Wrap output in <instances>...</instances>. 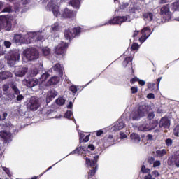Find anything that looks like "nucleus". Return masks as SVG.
I'll return each instance as SVG.
<instances>
[{"label":"nucleus","instance_id":"nucleus-1","mask_svg":"<svg viewBox=\"0 0 179 179\" xmlns=\"http://www.w3.org/2000/svg\"><path fill=\"white\" fill-rule=\"evenodd\" d=\"M34 41H44V36L40 32H29L26 35V44H31Z\"/></svg>","mask_w":179,"mask_h":179},{"label":"nucleus","instance_id":"nucleus-2","mask_svg":"<svg viewBox=\"0 0 179 179\" xmlns=\"http://www.w3.org/2000/svg\"><path fill=\"white\" fill-rule=\"evenodd\" d=\"M38 57H40L38 50L34 48H28L24 52V59L26 58L27 61H34L38 59Z\"/></svg>","mask_w":179,"mask_h":179},{"label":"nucleus","instance_id":"nucleus-3","mask_svg":"<svg viewBox=\"0 0 179 179\" xmlns=\"http://www.w3.org/2000/svg\"><path fill=\"white\" fill-rule=\"evenodd\" d=\"M146 113H148V106H139L137 110L133 112L130 115V118H131L133 121H138V120L142 118V117H145V114H146Z\"/></svg>","mask_w":179,"mask_h":179},{"label":"nucleus","instance_id":"nucleus-4","mask_svg":"<svg viewBox=\"0 0 179 179\" xmlns=\"http://www.w3.org/2000/svg\"><path fill=\"white\" fill-rule=\"evenodd\" d=\"M13 17L10 16H0V27L1 29H6V30H10L12 29V22Z\"/></svg>","mask_w":179,"mask_h":179},{"label":"nucleus","instance_id":"nucleus-5","mask_svg":"<svg viewBox=\"0 0 179 179\" xmlns=\"http://www.w3.org/2000/svg\"><path fill=\"white\" fill-rule=\"evenodd\" d=\"M99 159V156H95L93 160H90L87 157L85 158L86 164L90 166V167H93L92 170L90 171L88 176L89 177H93L94 174H96V169H97V159Z\"/></svg>","mask_w":179,"mask_h":179},{"label":"nucleus","instance_id":"nucleus-6","mask_svg":"<svg viewBox=\"0 0 179 179\" xmlns=\"http://www.w3.org/2000/svg\"><path fill=\"white\" fill-rule=\"evenodd\" d=\"M57 3V1L52 0L48 3L46 9L48 10H52L54 16H56V17H58V16H59L61 13H59V7Z\"/></svg>","mask_w":179,"mask_h":179},{"label":"nucleus","instance_id":"nucleus-7","mask_svg":"<svg viewBox=\"0 0 179 179\" xmlns=\"http://www.w3.org/2000/svg\"><path fill=\"white\" fill-rule=\"evenodd\" d=\"M27 108L31 111H37L40 108V103L38 99L34 96H31L27 104Z\"/></svg>","mask_w":179,"mask_h":179},{"label":"nucleus","instance_id":"nucleus-8","mask_svg":"<svg viewBox=\"0 0 179 179\" xmlns=\"http://www.w3.org/2000/svg\"><path fill=\"white\" fill-rule=\"evenodd\" d=\"M79 33H80V27L66 29L64 31V37L66 40H71L76 37V34H79Z\"/></svg>","mask_w":179,"mask_h":179},{"label":"nucleus","instance_id":"nucleus-9","mask_svg":"<svg viewBox=\"0 0 179 179\" xmlns=\"http://www.w3.org/2000/svg\"><path fill=\"white\" fill-rule=\"evenodd\" d=\"M156 127H157V123L156 122L152 123L144 122L138 127V130L143 132H148V131H152V129H155Z\"/></svg>","mask_w":179,"mask_h":179},{"label":"nucleus","instance_id":"nucleus-10","mask_svg":"<svg viewBox=\"0 0 179 179\" xmlns=\"http://www.w3.org/2000/svg\"><path fill=\"white\" fill-rule=\"evenodd\" d=\"M19 59H20V54L18 52L13 51L10 52L7 62L10 66H13L16 64V61H19Z\"/></svg>","mask_w":179,"mask_h":179},{"label":"nucleus","instance_id":"nucleus-11","mask_svg":"<svg viewBox=\"0 0 179 179\" xmlns=\"http://www.w3.org/2000/svg\"><path fill=\"white\" fill-rule=\"evenodd\" d=\"M66 47H68V45L64 42L59 43L55 49V54H57V55H64Z\"/></svg>","mask_w":179,"mask_h":179},{"label":"nucleus","instance_id":"nucleus-12","mask_svg":"<svg viewBox=\"0 0 179 179\" xmlns=\"http://www.w3.org/2000/svg\"><path fill=\"white\" fill-rule=\"evenodd\" d=\"M22 84L27 87H34L38 85V80L37 78H30L29 80H24Z\"/></svg>","mask_w":179,"mask_h":179},{"label":"nucleus","instance_id":"nucleus-13","mask_svg":"<svg viewBox=\"0 0 179 179\" xmlns=\"http://www.w3.org/2000/svg\"><path fill=\"white\" fill-rule=\"evenodd\" d=\"M127 17H116L113 20L109 21L110 24H120V23H124V22H127Z\"/></svg>","mask_w":179,"mask_h":179},{"label":"nucleus","instance_id":"nucleus-14","mask_svg":"<svg viewBox=\"0 0 179 179\" xmlns=\"http://www.w3.org/2000/svg\"><path fill=\"white\" fill-rule=\"evenodd\" d=\"M11 89L14 91L15 94L17 96V101H20V100H23L24 97L23 95L20 94V90H19V88L16 86V84L13 83L11 85Z\"/></svg>","mask_w":179,"mask_h":179},{"label":"nucleus","instance_id":"nucleus-15","mask_svg":"<svg viewBox=\"0 0 179 179\" xmlns=\"http://www.w3.org/2000/svg\"><path fill=\"white\" fill-rule=\"evenodd\" d=\"M160 13L161 15H163V16H167L168 17H170L171 13L170 12V7H169V4L164 5L161 8Z\"/></svg>","mask_w":179,"mask_h":179},{"label":"nucleus","instance_id":"nucleus-16","mask_svg":"<svg viewBox=\"0 0 179 179\" xmlns=\"http://www.w3.org/2000/svg\"><path fill=\"white\" fill-rule=\"evenodd\" d=\"M141 33L143 34V36L139 38V41L141 42V43H143L145 42V41L146 40V38H148L150 36V34H149L148 35V33H150V29L148 27H145L144 28L142 31H141Z\"/></svg>","mask_w":179,"mask_h":179},{"label":"nucleus","instance_id":"nucleus-17","mask_svg":"<svg viewBox=\"0 0 179 179\" xmlns=\"http://www.w3.org/2000/svg\"><path fill=\"white\" fill-rule=\"evenodd\" d=\"M55 97H57V92L55 90H52L48 92L46 96V103H50L53 99H55Z\"/></svg>","mask_w":179,"mask_h":179},{"label":"nucleus","instance_id":"nucleus-18","mask_svg":"<svg viewBox=\"0 0 179 179\" xmlns=\"http://www.w3.org/2000/svg\"><path fill=\"white\" fill-rule=\"evenodd\" d=\"M160 128H169L170 127V120L167 117H162L159 121Z\"/></svg>","mask_w":179,"mask_h":179},{"label":"nucleus","instance_id":"nucleus-19","mask_svg":"<svg viewBox=\"0 0 179 179\" xmlns=\"http://www.w3.org/2000/svg\"><path fill=\"white\" fill-rule=\"evenodd\" d=\"M27 71H29L27 67H21L18 70H16L15 76L19 78H22V76H24V75L27 73Z\"/></svg>","mask_w":179,"mask_h":179},{"label":"nucleus","instance_id":"nucleus-20","mask_svg":"<svg viewBox=\"0 0 179 179\" xmlns=\"http://www.w3.org/2000/svg\"><path fill=\"white\" fill-rule=\"evenodd\" d=\"M62 16H63V17H65V18L73 17L75 16V13H73V11L68 8H66L63 10Z\"/></svg>","mask_w":179,"mask_h":179},{"label":"nucleus","instance_id":"nucleus-21","mask_svg":"<svg viewBox=\"0 0 179 179\" xmlns=\"http://www.w3.org/2000/svg\"><path fill=\"white\" fill-rule=\"evenodd\" d=\"M125 127V123L121 121V120H117L116 124L113 126V131H120Z\"/></svg>","mask_w":179,"mask_h":179},{"label":"nucleus","instance_id":"nucleus-22","mask_svg":"<svg viewBox=\"0 0 179 179\" xmlns=\"http://www.w3.org/2000/svg\"><path fill=\"white\" fill-rule=\"evenodd\" d=\"M13 74L9 71H3L0 73V79L1 80H5V79H8V78H12Z\"/></svg>","mask_w":179,"mask_h":179},{"label":"nucleus","instance_id":"nucleus-23","mask_svg":"<svg viewBox=\"0 0 179 179\" xmlns=\"http://www.w3.org/2000/svg\"><path fill=\"white\" fill-rule=\"evenodd\" d=\"M69 4L75 9H79L80 8V1L79 0H71Z\"/></svg>","mask_w":179,"mask_h":179},{"label":"nucleus","instance_id":"nucleus-24","mask_svg":"<svg viewBox=\"0 0 179 179\" xmlns=\"http://www.w3.org/2000/svg\"><path fill=\"white\" fill-rule=\"evenodd\" d=\"M130 138L131 141L134 143H138V142H141V137L136 133H132L130 136Z\"/></svg>","mask_w":179,"mask_h":179},{"label":"nucleus","instance_id":"nucleus-25","mask_svg":"<svg viewBox=\"0 0 179 179\" xmlns=\"http://www.w3.org/2000/svg\"><path fill=\"white\" fill-rule=\"evenodd\" d=\"M53 70H54L55 72H58L59 76H62V71H63V69H62V66H61V64H56L53 66Z\"/></svg>","mask_w":179,"mask_h":179},{"label":"nucleus","instance_id":"nucleus-26","mask_svg":"<svg viewBox=\"0 0 179 179\" xmlns=\"http://www.w3.org/2000/svg\"><path fill=\"white\" fill-rule=\"evenodd\" d=\"M0 136L3 139H9V138H10V136H12V135L10 134V133H9L8 131H0Z\"/></svg>","mask_w":179,"mask_h":179},{"label":"nucleus","instance_id":"nucleus-27","mask_svg":"<svg viewBox=\"0 0 179 179\" xmlns=\"http://www.w3.org/2000/svg\"><path fill=\"white\" fill-rule=\"evenodd\" d=\"M59 82V78L57 76H53L49 80H48V84L49 85H57Z\"/></svg>","mask_w":179,"mask_h":179},{"label":"nucleus","instance_id":"nucleus-28","mask_svg":"<svg viewBox=\"0 0 179 179\" xmlns=\"http://www.w3.org/2000/svg\"><path fill=\"white\" fill-rule=\"evenodd\" d=\"M145 19H147L149 22L153 20V14L152 13H146L143 15Z\"/></svg>","mask_w":179,"mask_h":179},{"label":"nucleus","instance_id":"nucleus-29","mask_svg":"<svg viewBox=\"0 0 179 179\" xmlns=\"http://www.w3.org/2000/svg\"><path fill=\"white\" fill-rule=\"evenodd\" d=\"M14 41L15 43H20V41H23V36L22 34H16L14 36Z\"/></svg>","mask_w":179,"mask_h":179},{"label":"nucleus","instance_id":"nucleus-30","mask_svg":"<svg viewBox=\"0 0 179 179\" xmlns=\"http://www.w3.org/2000/svg\"><path fill=\"white\" fill-rule=\"evenodd\" d=\"M42 52L45 56L50 55L51 52V49L49 48L48 47L43 48H42Z\"/></svg>","mask_w":179,"mask_h":179},{"label":"nucleus","instance_id":"nucleus-31","mask_svg":"<svg viewBox=\"0 0 179 179\" xmlns=\"http://www.w3.org/2000/svg\"><path fill=\"white\" fill-rule=\"evenodd\" d=\"M157 153V156H158V157H163V156H164V155H166V150L165 149H162V150H158L156 151Z\"/></svg>","mask_w":179,"mask_h":179},{"label":"nucleus","instance_id":"nucleus-32","mask_svg":"<svg viewBox=\"0 0 179 179\" xmlns=\"http://www.w3.org/2000/svg\"><path fill=\"white\" fill-rule=\"evenodd\" d=\"M56 103L58 106H64V104H65V99L62 97H59L56 100Z\"/></svg>","mask_w":179,"mask_h":179},{"label":"nucleus","instance_id":"nucleus-33","mask_svg":"<svg viewBox=\"0 0 179 179\" xmlns=\"http://www.w3.org/2000/svg\"><path fill=\"white\" fill-rule=\"evenodd\" d=\"M48 78H50V74L48 73H44L41 75L40 79L42 82H45V80H47Z\"/></svg>","mask_w":179,"mask_h":179},{"label":"nucleus","instance_id":"nucleus-34","mask_svg":"<svg viewBox=\"0 0 179 179\" xmlns=\"http://www.w3.org/2000/svg\"><path fill=\"white\" fill-rule=\"evenodd\" d=\"M132 61L131 57H126L124 61H123V66H127L128 65L129 62H131Z\"/></svg>","mask_w":179,"mask_h":179},{"label":"nucleus","instance_id":"nucleus-35","mask_svg":"<svg viewBox=\"0 0 179 179\" xmlns=\"http://www.w3.org/2000/svg\"><path fill=\"white\" fill-rule=\"evenodd\" d=\"M150 169H148L146 168V166L145 165H143L141 167V172H143V173H150Z\"/></svg>","mask_w":179,"mask_h":179},{"label":"nucleus","instance_id":"nucleus-36","mask_svg":"<svg viewBox=\"0 0 179 179\" xmlns=\"http://www.w3.org/2000/svg\"><path fill=\"white\" fill-rule=\"evenodd\" d=\"M52 29L53 31H58V30H59V24H58V23H55L52 25Z\"/></svg>","mask_w":179,"mask_h":179},{"label":"nucleus","instance_id":"nucleus-37","mask_svg":"<svg viewBox=\"0 0 179 179\" xmlns=\"http://www.w3.org/2000/svg\"><path fill=\"white\" fill-rule=\"evenodd\" d=\"M3 171H5V173L8 176V177H11L12 174L10 173V170H9V168L3 166L2 167Z\"/></svg>","mask_w":179,"mask_h":179},{"label":"nucleus","instance_id":"nucleus-38","mask_svg":"<svg viewBox=\"0 0 179 179\" xmlns=\"http://www.w3.org/2000/svg\"><path fill=\"white\" fill-rule=\"evenodd\" d=\"M73 114L72 113V111L71 110H68L66 113H65V117L68 118L69 120H71V117H73Z\"/></svg>","mask_w":179,"mask_h":179},{"label":"nucleus","instance_id":"nucleus-39","mask_svg":"<svg viewBox=\"0 0 179 179\" xmlns=\"http://www.w3.org/2000/svg\"><path fill=\"white\" fill-rule=\"evenodd\" d=\"M173 10H178L179 9V1L173 3Z\"/></svg>","mask_w":179,"mask_h":179},{"label":"nucleus","instance_id":"nucleus-40","mask_svg":"<svg viewBox=\"0 0 179 179\" xmlns=\"http://www.w3.org/2000/svg\"><path fill=\"white\" fill-rule=\"evenodd\" d=\"M37 73H38V69H37L36 68L32 69V70L31 71V76H36Z\"/></svg>","mask_w":179,"mask_h":179},{"label":"nucleus","instance_id":"nucleus-41","mask_svg":"<svg viewBox=\"0 0 179 179\" xmlns=\"http://www.w3.org/2000/svg\"><path fill=\"white\" fill-rule=\"evenodd\" d=\"M173 163L176 167H179V157L173 158Z\"/></svg>","mask_w":179,"mask_h":179},{"label":"nucleus","instance_id":"nucleus-42","mask_svg":"<svg viewBox=\"0 0 179 179\" xmlns=\"http://www.w3.org/2000/svg\"><path fill=\"white\" fill-rule=\"evenodd\" d=\"M3 12H6L7 13H10L12 12V7L10 6H7L3 10Z\"/></svg>","mask_w":179,"mask_h":179},{"label":"nucleus","instance_id":"nucleus-43","mask_svg":"<svg viewBox=\"0 0 179 179\" xmlns=\"http://www.w3.org/2000/svg\"><path fill=\"white\" fill-rule=\"evenodd\" d=\"M4 45L6 48H10V45H12V43L9 41H4Z\"/></svg>","mask_w":179,"mask_h":179},{"label":"nucleus","instance_id":"nucleus-44","mask_svg":"<svg viewBox=\"0 0 179 179\" xmlns=\"http://www.w3.org/2000/svg\"><path fill=\"white\" fill-rule=\"evenodd\" d=\"M9 87H10L9 84H4L3 85V91L8 92L9 90Z\"/></svg>","mask_w":179,"mask_h":179},{"label":"nucleus","instance_id":"nucleus-45","mask_svg":"<svg viewBox=\"0 0 179 179\" xmlns=\"http://www.w3.org/2000/svg\"><path fill=\"white\" fill-rule=\"evenodd\" d=\"M166 146H171L173 145V140L168 138L166 140Z\"/></svg>","mask_w":179,"mask_h":179},{"label":"nucleus","instance_id":"nucleus-46","mask_svg":"<svg viewBox=\"0 0 179 179\" xmlns=\"http://www.w3.org/2000/svg\"><path fill=\"white\" fill-rule=\"evenodd\" d=\"M131 93L135 94V93H138V87H131Z\"/></svg>","mask_w":179,"mask_h":179},{"label":"nucleus","instance_id":"nucleus-47","mask_svg":"<svg viewBox=\"0 0 179 179\" xmlns=\"http://www.w3.org/2000/svg\"><path fill=\"white\" fill-rule=\"evenodd\" d=\"M70 90L73 93H76V92H78V89L73 85L70 87Z\"/></svg>","mask_w":179,"mask_h":179},{"label":"nucleus","instance_id":"nucleus-48","mask_svg":"<svg viewBox=\"0 0 179 179\" xmlns=\"http://www.w3.org/2000/svg\"><path fill=\"white\" fill-rule=\"evenodd\" d=\"M138 48H139V45L137 43H133L131 46V49L133 50H138Z\"/></svg>","mask_w":179,"mask_h":179},{"label":"nucleus","instance_id":"nucleus-49","mask_svg":"<svg viewBox=\"0 0 179 179\" xmlns=\"http://www.w3.org/2000/svg\"><path fill=\"white\" fill-rule=\"evenodd\" d=\"M160 164H161L160 161H155L153 164V167H159Z\"/></svg>","mask_w":179,"mask_h":179},{"label":"nucleus","instance_id":"nucleus-50","mask_svg":"<svg viewBox=\"0 0 179 179\" xmlns=\"http://www.w3.org/2000/svg\"><path fill=\"white\" fill-rule=\"evenodd\" d=\"M152 176H155V177H159L160 176V173H159V171H154L152 172Z\"/></svg>","mask_w":179,"mask_h":179},{"label":"nucleus","instance_id":"nucleus-51","mask_svg":"<svg viewBox=\"0 0 179 179\" xmlns=\"http://www.w3.org/2000/svg\"><path fill=\"white\" fill-rule=\"evenodd\" d=\"M154 162H155V158H153L152 157H150L148 158V163H150V164H153Z\"/></svg>","mask_w":179,"mask_h":179},{"label":"nucleus","instance_id":"nucleus-52","mask_svg":"<svg viewBox=\"0 0 179 179\" xmlns=\"http://www.w3.org/2000/svg\"><path fill=\"white\" fill-rule=\"evenodd\" d=\"M148 118H149V120H153V118H155V113H150L148 114Z\"/></svg>","mask_w":179,"mask_h":179},{"label":"nucleus","instance_id":"nucleus-53","mask_svg":"<svg viewBox=\"0 0 179 179\" xmlns=\"http://www.w3.org/2000/svg\"><path fill=\"white\" fill-rule=\"evenodd\" d=\"M144 179H156V178L152 177V174L149 173L148 175L144 177Z\"/></svg>","mask_w":179,"mask_h":179},{"label":"nucleus","instance_id":"nucleus-54","mask_svg":"<svg viewBox=\"0 0 179 179\" xmlns=\"http://www.w3.org/2000/svg\"><path fill=\"white\" fill-rule=\"evenodd\" d=\"M20 3L21 5H27V3H29V0H21Z\"/></svg>","mask_w":179,"mask_h":179},{"label":"nucleus","instance_id":"nucleus-55","mask_svg":"<svg viewBox=\"0 0 179 179\" xmlns=\"http://www.w3.org/2000/svg\"><path fill=\"white\" fill-rule=\"evenodd\" d=\"M169 2V0H159V4L163 5L164 3H167Z\"/></svg>","mask_w":179,"mask_h":179},{"label":"nucleus","instance_id":"nucleus-56","mask_svg":"<svg viewBox=\"0 0 179 179\" xmlns=\"http://www.w3.org/2000/svg\"><path fill=\"white\" fill-rule=\"evenodd\" d=\"M139 79L138 78H134L130 80L131 83H135V82H138Z\"/></svg>","mask_w":179,"mask_h":179},{"label":"nucleus","instance_id":"nucleus-57","mask_svg":"<svg viewBox=\"0 0 179 179\" xmlns=\"http://www.w3.org/2000/svg\"><path fill=\"white\" fill-rule=\"evenodd\" d=\"M148 99H155V94L150 93L147 96Z\"/></svg>","mask_w":179,"mask_h":179},{"label":"nucleus","instance_id":"nucleus-58","mask_svg":"<svg viewBox=\"0 0 179 179\" xmlns=\"http://www.w3.org/2000/svg\"><path fill=\"white\" fill-rule=\"evenodd\" d=\"M128 6V3H124V4H122L120 8V9H124L125 8H127Z\"/></svg>","mask_w":179,"mask_h":179},{"label":"nucleus","instance_id":"nucleus-59","mask_svg":"<svg viewBox=\"0 0 179 179\" xmlns=\"http://www.w3.org/2000/svg\"><path fill=\"white\" fill-rule=\"evenodd\" d=\"M90 136H86L85 138L81 142H89Z\"/></svg>","mask_w":179,"mask_h":179},{"label":"nucleus","instance_id":"nucleus-60","mask_svg":"<svg viewBox=\"0 0 179 179\" xmlns=\"http://www.w3.org/2000/svg\"><path fill=\"white\" fill-rule=\"evenodd\" d=\"M83 138H85V134L83 133H80V142H82Z\"/></svg>","mask_w":179,"mask_h":179},{"label":"nucleus","instance_id":"nucleus-61","mask_svg":"<svg viewBox=\"0 0 179 179\" xmlns=\"http://www.w3.org/2000/svg\"><path fill=\"white\" fill-rule=\"evenodd\" d=\"M101 135H103V131L99 130L96 131V136H101Z\"/></svg>","mask_w":179,"mask_h":179},{"label":"nucleus","instance_id":"nucleus-62","mask_svg":"<svg viewBox=\"0 0 179 179\" xmlns=\"http://www.w3.org/2000/svg\"><path fill=\"white\" fill-rule=\"evenodd\" d=\"M138 83L139 85H141V86H145V81L142 80H138Z\"/></svg>","mask_w":179,"mask_h":179},{"label":"nucleus","instance_id":"nucleus-63","mask_svg":"<svg viewBox=\"0 0 179 179\" xmlns=\"http://www.w3.org/2000/svg\"><path fill=\"white\" fill-rule=\"evenodd\" d=\"M88 149H90V150H94V145H88Z\"/></svg>","mask_w":179,"mask_h":179},{"label":"nucleus","instance_id":"nucleus-64","mask_svg":"<svg viewBox=\"0 0 179 179\" xmlns=\"http://www.w3.org/2000/svg\"><path fill=\"white\" fill-rule=\"evenodd\" d=\"M73 103L72 102H69V105L67 106V108H72Z\"/></svg>","mask_w":179,"mask_h":179}]
</instances>
